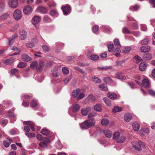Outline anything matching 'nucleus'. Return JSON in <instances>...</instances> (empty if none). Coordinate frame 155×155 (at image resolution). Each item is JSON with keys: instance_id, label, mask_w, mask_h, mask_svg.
I'll list each match as a JSON object with an SVG mask.
<instances>
[{"instance_id": "obj_9", "label": "nucleus", "mask_w": 155, "mask_h": 155, "mask_svg": "<svg viewBox=\"0 0 155 155\" xmlns=\"http://www.w3.org/2000/svg\"><path fill=\"white\" fill-rule=\"evenodd\" d=\"M85 96V91L78 89V100L82 99Z\"/></svg>"}, {"instance_id": "obj_53", "label": "nucleus", "mask_w": 155, "mask_h": 155, "mask_svg": "<svg viewBox=\"0 0 155 155\" xmlns=\"http://www.w3.org/2000/svg\"><path fill=\"white\" fill-rule=\"evenodd\" d=\"M114 44L116 47H121L119 41L118 39H115L114 40Z\"/></svg>"}, {"instance_id": "obj_13", "label": "nucleus", "mask_w": 155, "mask_h": 155, "mask_svg": "<svg viewBox=\"0 0 155 155\" xmlns=\"http://www.w3.org/2000/svg\"><path fill=\"white\" fill-rule=\"evenodd\" d=\"M20 38L21 40H24L27 38V32L24 30L21 31L20 32Z\"/></svg>"}, {"instance_id": "obj_30", "label": "nucleus", "mask_w": 155, "mask_h": 155, "mask_svg": "<svg viewBox=\"0 0 155 155\" xmlns=\"http://www.w3.org/2000/svg\"><path fill=\"white\" fill-rule=\"evenodd\" d=\"M98 87L100 90L102 91H107V88L104 84H102L99 85Z\"/></svg>"}, {"instance_id": "obj_4", "label": "nucleus", "mask_w": 155, "mask_h": 155, "mask_svg": "<svg viewBox=\"0 0 155 155\" xmlns=\"http://www.w3.org/2000/svg\"><path fill=\"white\" fill-rule=\"evenodd\" d=\"M21 13L19 9L16 10L13 13L14 18L17 21L19 20L21 17Z\"/></svg>"}, {"instance_id": "obj_28", "label": "nucleus", "mask_w": 155, "mask_h": 155, "mask_svg": "<svg viewBox=\"0 0 155 155\" xmlns=\"http://www.w3.org/2000/svg\"><path fill=\"white\" fill-rule=\"evenodd\" d=\"M109 123V120L106 118H104L101 120L102 125L104 126H107Z\"/></svg>"}, {"instance_id": "obj_24", "label": "nucleus", "mask_w": 155, "mask_h": 155, "mask_svg": "<svg viewBox=\"0 0 155 155\" xmlns=\"http://www.w3.org/2000/svg\"><path fill=\"white\" fill-rule=\"evenodd\" d=\"M146 67L147 65L144 62L141 63L139 66L140 70L142 71H144L146 69Z\"/></svg>"}, {"instance_id": "obj_62", "label": "nucleus", "mask_w": 155, "mask_h": 155, "mask_svg": "<svg viewBox=\"0 0 155 155\" xmlns=\"http://www.w3.org/2000/svg\"><path fill=\"white\" fill-rule=\"evenodd\" d=\"M37 104L36 101L35 100H32L31 103V106L32 107H35Z\"/></svg>"}, {"instance_id": "obj_15", "label": "nucleus", "mask_w": 155, "mask_h": 155, "mask_svg": "<svg viewBox=\"0 0 155 155\" xmlns=\"http://www.w3.org/2000/svg\"><path fill=\"white\" fill-rule=\"evenodd\" d=\"M150 50V48L148 46H144L141 47L140 48V51L143 52H148Z\"/></svg>"}, {"instance_id": "obj_32", "label": "nucleus", "mask_w": 155, "mask_h": 155, "mask_svg": "<svg viewBox=\"0 0 155 155\" xmlns=\"http://www.w3.org/2000/svg\"><path fill=\"white\" fill-rule=\"evenodd\" d=\"M92 80L93 81L96 83H100L101 81V80L98 78L94 76L92 78Z\"/></svg>"}, {"instance_id": "obj_8", "label": "nucleus", "mask_w": 155, "mask_h": 155, "mask_svg": "<svg viewBox=\"0 0 155 155\" xmlns=\"http://www.w3.org/2000/svg\"><path fill=\"white\" fill-rule=\"evenodd\" d=\"M141 85L146 88L149 87L150 86V83L147 79H144L142 81Z\"/></svg>"}, {"instance_id": "obj_21", "label": "nucleus", "mask_w": 155, "mask_h": 155, "mask_svg": "<svg viewBox=\"0 0 155 155\" xmlns=\"http://www.w3.org/2000/svg\"><path fill=\"white\" fill-rule=\"evenodd\" d=\"M152 56L148 53H145L143 55V58L145 60H149L151 59Z\"/></svg>"}, {"instance_id": "obj_63", "label": "nucleus", "mask_w": 155, "mask_h": 155, "mask_svg": "<svg viewBox=\"0 0 155 155\" xmlns=\"http://www.w3.org/2000/svg\"><path fill=\"white\" fill-rule=\"evenodd\" d=\"M149 94L151 96L155 97V91L153 90H150L148 91Z\"/></svg>"}, {"instance_id": "obj_11", "label": "nucleus", "mask_w": 155, "mask_h": 155, "mask_svg": "<svg viewBox=\"0 0 155 155\" xmlns=\"http://www.w3.org/2000/svg\"><path fill=\"white\" fill-rule=\"evenodd\" d=\"M40 18L38 16L36 15L32 18L31 22L34 25H35L36 24L40 22Z\"/></svg>"}, {"instance_id": "obj_1", "label": "nucleus", "mask_w": 155, "mask_h": 155, "mask_svg": "<svg viewBox=\"0 0 155 155\" xmlns=\"http://www.w3.org/2000/svg\"><path fill=\"white\" fill-rule=\"evenodd\" d=\"M95 122L93 120H88L80 124L81 127L83 129H87L95 124Z\"/></svg>"}, {"instance_id": "obj_18", "label": "nucleus", "mask_w": 155, "mask_h": 155, "mask_svg": "<svg viewBox=\"0 0 155 155\" xmlns=\"http://www.w3.org/2000/svg\"><path fill=\"white\" fill-rule=\"evenodd\" d=\"M108 97L111 100H114L117 97V94L114 93L109 92L107 94Z\"/></svg>"}, {"instance_id": "obj_41", "label": "nucleus", "mask_w": 155, "mask_h": 155, "mask_svg": "<svg viewBox=\"0 0 155 155\" xmlns=\"http://www.w3.org/2000/svg\"><path fill=\"white\" fill-rule=\"evenodd\" d=\"M87 99L89 101L93 102L95 100V97L92 94H90L88 96L87 98Z\"/></svg>"}, {"instance_id": "obj_29", "label": "nucleus", "mask_w": 155, "mask_h": 155, "mask_svg": "<svg viewBox=\"0 0 155 155\" xmlns=\"http://www.w3.org/2000/svg\"><path fill=\"white\" fill-rule=\"evenodd\" d=\"M51 75L54 77H57L59 76V73L57 69L55 68L51 71Z\"/></svg>"}, {"instance_id": "obj_54", "label": "nucleus", "mask_w": 155, "mask_h": 155, "mask_svg": "<svg viewBox=\"0 0 155 155\" xmlns=\"http://www.w3.org/2000/svg\"><path fill=\"white\" fill-rule=\"evenodd\" d=\"M27 64L26 63L20 62L17 65V66L19 68H22L26 66Z\"/></svg>"}, {"instance_id": "obj_47", "label": "nucleus", "mask_w": 155, "mask_h": 155, "mask_svg": "<svg viewBox=\"0 0 155 155\" xmlns=\"http://www.w3.org/2000/svg\"><path fill=\"white\" fill-rule=\"evenodd\" d=\"M38 65V63L35 61L32 62L30 65V67L32 69H34L36 68V66Z\"/></svg>"}, {"instance_id": "obj_19", "label": "nucleus", "mask_w": 155, "mask_h": 155, "mask_svg": "<svg viewBox=\"0 0 155 155\" xmlns=\"http://www.w3.org/2000/svg\"><path fill=\"white\" fill-rule=\"evenodd\" d=\"M14 59L13 58H11L9 59H7L4 61V63L6 65H11L14 62Z\"/></svg>"}, {"instance_id": "obj_27", "label": "nucleus", "mask_w": 155, "mask_h": 155, "mask_svg": "<svg viewBox=\"0 0 155 155\" xmlns=\"http://www.w3.org/2000/svg\"><path fill=\"white\" fill-rule=\"evenodd\" d=\"M120 136V133L118 131L114 132L113 134V139L116 142Z\"/></svg>"}, {"instance_id": "obj_50", "label": "nucleus", "mask_w": 155, "mask_h": 155, "mask_svg": "<svg viewBox=\"0 0 155 155\" xmlns=\"http://www.w3.org/2000/svg\"><path fill=\"white\" fill-rule=\"evenodd\" d=\"M139 8V6L137 5H136L134 6L130 7L129 8V9L133 11H136L138 10Z\"/></svg>"}, {"instance_id": "obj_6", "label": "nucleus", "mask_w": 155, "mask_h": 155, "mask_svg": "<svg viewBox=\"0 0 155 155\" xmlns=\"http://www.w3.org/2000/svg\"><path fill=\"white\" fill-rule=\"evenodd\" d=\"M8 4L10 7L15 8L18 6V1L17 0H9L8 2Z\"/></svg>"}, {"instance_id": "obj_31", "label": "nucleus", "mask_w": 155, "mask_h": 155, "mask_svg": "<svg viewBox=\"0 0 155 155\" xmlns=\"http://www.w3.org/2000/svg\"><path fill=\"white\" fill-rule=\"evenodd\" d=\"M5 2L3 0H0V12H2L5 8Z\"/></svg>"}, {"instance_id": "obj_58", "label": "nucleus", "mask_w": 155, "mask_h": 155, "mask_svg": "<svg viewBox=\"0 0 155 155\" xmlns=\"http://www.w3.org/2000/svg\"><path fill=\"white\" fill-rule=\"evenodd\" d=\"M93 31L95 33H97L98 31V26L95 25L92 28Z\"/></svg>"}, {"instance_id": "obj_56", "label": "nucleus", "mask_w": 155, "mask_h": 155, "mask_svg": "<svg viewBox=\"0 0 155 155\" xmlns=\"http://www.w3.org/2000/svg\"><path fill=\"white\" fill-rule=\"evenodd\" d=\"M9 15L8 13H5L2 15L1 17V19L2 20L5 19L7 18L8 16Z\"/></svg>"}, {"instance_id": "obj_2", "label": "nucleus", "mask_w": 155, "mask_h": 155, "mask_svg": "<svg viewBox=\"0 0 155 155\" xmlns=\"http://www.w3.org/2000/svg\"><path fill=\"white\" fill-rule=\"evenodd\" d=\"M133 147L138 151H140L142 150V148H144V143L140 140H138L136 142H133L132 143Z\"/></svg>"}, {"instance_id": "obj_22", "label": "nucleus", "mask_w": 155, "mask_h": 155, "mask_svg": "<svg viewBox=\"0 0 155 155\" xmlns=\"http://www.w3.org/2000/svg\"><path fill=\"white\" fill-rule=\"evenodd\" d=\"M132 118V115L130 114H127L124 116V119L127 122H129Z\"/></svg>"}, {"instance_id": "obj_64", "label": "nucleus", "mask_w": 155, "mask_h": 155, "mask_svg": "<svg viewBox=\"0 0 155 155\" xmlns=\"http://www.w3.org/2000/svg\"><path fill=\"white\" fill-rule=\"evenodd\" d=\"M39 145L41 147L44 148H46L47 147V145L46 143L43 142H40Z\"/></svg>"}, {"instance_id": "obj_40", "label": "nucleus", "mask_w": 155, "mask_h": 155, "mask_svg": "<svg viewBox=\"0 0 155 155\" xmlns=\"http://www.w3.org/2000/svg\"><path fill=\"white\" fill-rule=\"evenodd\" d=\"M101 28L104 30V31L106 32H110L111 31V29L110 28L107 26L103 25L101 26Z\"/></svg>"}, {"instance_id": "obj_20", "label": "nucleus", "mask_w": 155, "mask_h": 155, "mask_svg": "<svg viewBox=\"0 0 155 155\" xmlns=\"http://www.w3.org/2000/svg\"><path fill=\"white\" fill-rule=\"evenodd\" d=\"M126 137L124 135L120 136L117 140V142L119 143H123L126 140Z\"/></svg>"}, {"instance_id": "obj_46", "label": "nucleus", "mask_w": 155, "mask_h": 155, "mask_svg": "<svg viewBox=\"0 0 155 155\" xmlns=\"http://www.w3.org/2000/svg\"><path fill=\"white\" fill-rule=\"evenodd\" d=\"M24 123L25 124L28 125L33 131H34L35 130V128L34 126H33V124L30 122L28 121H25Z\"/></svg>"}, {"instance_id": "obj_42", "label": "nucleus", "mask_w": 155, "mask_h": 155, "mask_svg": "<svg viewBox=\"0 0 155 155\" xmlns=\"http://www.w3.org/2000/svg\"><path fill=\"white\" fill-rule=\"evenodd\" d=\"M50 14L52 16H57L58 15L57 11L55 10H51L50 12Z\"/></svg>"}, {"instance_id": "obj_23", "label": "nucleus", "mask_w": 155, "mask_h": 155, "mask_svg": "<svg viewBox=\"0 0 155 155\" xmlns=\"http://www.w3.org/2000/svg\"><path fill=\"white\" fill-rule=\"evenodd\" d=\"M133 127L134 130L135 131H138L139 130L140 125L137 122H134L133 124Z\"/></svg>"}, {"instance_id": "obj_44", "label": "nucleus", "mask_w": 155, "mask_h": 155, "mask_svg": "<svg viewBox=\"0 0 155 155\" xmlns=\"http://www.w3.org/2000/svg\"><path fill=\"white\" fill-rule=\"evenodd\" d=\"M103 100L107 106H110L111 105L110 101L107 98H104Z\"/></svg>"}, {"instance_id": "obj_59", "label": "nucleus", "mask_w": 155, "mask_h": 155, "mask_svg": "<svg viewBox=\"0 0 155 155\" xmlns=\"http://www.w3.org/2000/svg\"><path fill=\"white\" fill-rule=\"evenodd\" d=\"M148 38H145L141 41V43L142 45H147L148 44Z\"/></svg>"}, {"instance_id": "obj_55", "label": "nucleus", "mask_w": 155, "mask_h": 155, "mask_svg": "<svg viewBox=\"0 0 155 155\" xmlns=\"http://www.w3.org/2000/svg\"><path fill=\"white\" fill-rule=\"evenodd\" d=\"M135 61L136 63H138L142 61V58L138 56H136L134 57Z\"/></svg>"}, {"instance_id": "obj_52", "label": "nucleus", "mask_w": 155, "mask_h": 155, "mask_svg": "<svg viewBox=\"0 0 155 155\" xmlns=\"http://www.w3.org/2000/svg\"><path fill=\"white\" fill-rule=\"evenodd\" d=\"M42 47L43 50L45 52H48L50 50L49 47L47 45H43Z\"/></svg>"}, {"instance_id": "obj_39", "label": "nucleus", "mask_w": 155, "mask_h": 155, "mask_svg": "<svg viewBox=\"0 0 155 155\" xmlns=\"http://www.w3.org/2000/svg\"><path fill=\"white\" fill-rule=\"evenodd\" d=\"M94 109L96 111L101 112L102 111V108L101 106L99 104H97L94 107Z\"/></svg>"}, {"instance_id": "obj_16", "label": "nucleus", "mask_w": 155, "mask_h": 155, "mask_svg": "<svg viewBox=\"0 0 155 155\" xmlns=\"http://www.w3.org/2000/svg\"><path fill=\"white\" fill-rule=\"evenodd\" d=\"M97 69L99 71H106L108 70L112 69V67L111 66H104L100 67H98Z\"/></svg>"}, {"instance_id": "obj_38", "label": "nucleus", "mask_w": 155, "mask_h": 155, "mask_svg": "<svg viewBox=\"0 0 155 155\" xmlns=\"http://www.w3.org/2000/svg\"><path fill=\"white\" fill-rule=\"evenodd\" d=\"M41 133L44 135L47 136L50 134V132L47 129L44 128L41 130Z\"/></svg>"}, {"instance_id": "obj_14", "label": "nucleus", "mask_w": 155, "mask_h": 155, "mask_svg": "<svg viewBox=\"0 0 155 155\" xmlns=\"http://www.w3.org/2000/svg\"><path fill=\"white\" fill-rule=\"evenodd\" d=\"M44 65V63L43 61H40L38 64L36 66V68L37 71L38 72H40L42 69V68L43 67Z\"/></svg>"}, {"instance_id": "obj_5", "label": "nucleus", "mask_w": 155, "mask_h": 155, "mask_svg": "<svg viewBox=\"0 0 155 155\" xmlns=\"http://www.w3.org/2000/svg\"><path fill=\"white\" fill-rule=\"evenodd\" d=\"M12 105L11 102L9 100H5L3 101L2 104L0 105V107L4 109L7 108Z\"/></svg>"}, {"instance_id": "obj_17", "label": "nucleus", "mask_w": 155, "mask_h": 155, "mask_svg": "<svg viewBox=\"0 0 155 155\" xmlns=\"http://www.w3.org/2000/svg\"><path fill=\"white\" fill-rule=\"evenodd\" d=\"M103 133L105 136L107 137L110 138L112 135L111 131L107 129L104 130Z\"/></svg>"}, {"instance_id": "obj_57", "label": "nucleus", "mask_w": 155, "mask_h": 155, "mask_svg": "<svg viewBox=\"0 0 155 155\" xmlns=\"http://www.w3.org/2000/svg\"><path fill=\"white\" fill-rule=\"evenodd\" d=\"M104 81L107 83H111L112 82V80L109 77L104 78Z\"/></svg>"}, {"instance_id": "obj_51", "label": "nucleus", "mask_w": 155, "mask_h": 155, "mask_svg": "<svg viewBox=\"0 0 155 155\" xmlns=\"http://www.w3.org/2000/svg\"><path fill=\"white\" fill-rule=\"evenodd\" d=\"M25 45L27 48H32L34 45V43L32 42L27 43L25 44Z\"/></svg>"}, {"instance_id": "obj_3", "label": "nucleus", "mask_w": 155, "mask_h": 155, "mask_svg": "<svg viewBox=\"0 0 155 155\" xmlns=\"http://www.w3.org/2000/svg\"><path fill=\"white\" fill-rule=\"evenodd\" d=\"M63 13L65 15L69 14L71 11V8L70 5H67L61 7Z\"/></svg>"}, {"instance_id": "obj_12", "label": "nucleus", "mask_w": 155, "mask_h": 155, "mask_svg": "<svg viewBox=\"0 0 155 155\" xmlns=\"http://www.w3.org/2000/svg\"><path fill=\"white\" fill-rule=\"evenodd\" d=\"M21 58L23 61L26 62L29 61L31 60V58L26 54L22 55H21Z\"/></svg>"}, {"instance_id": "obj_37", "label": "nucleus", "mask_w": 155, "mask_h": 155, "mask_svg": "<svg viewBox=\"0 0 155 155\" xmlns=\"http://www.w3.org/2000/svg\"><path fill=\"white\" fill-rule=\"evenodd\" d=\"M89 58L93 61H96L99 58L98 56L95 54L91 55L89 57Z\"/></svg>"}, {"instance_id": "obj_10", "label": "nucleus", "mask_w": 155, "mask_h": 155, "mask_svg": "<svg viewBox=\"0 0 155 155\" xmlns=\"http://www.w3.org/2000/svg\"><path fill=\"white\" fill-rule=\"evenodd\" d=\"M91 110V107H87L85 108L81 109V113L83 115L86 116Z\"/></svg>"}, {"instance_id": "obj_61", "label": "nucleus", "mask_w": 155, "mask_h": 155, "mask_svg": "<svg viewBox=\"0 0 155 155\" xmlns=\"http://www.w3.org/2000/svg\"><path fill=\"white\" fill-rule=\"evenodd\" d=\"M25 135H26L29 137H35V134L33 133H26Z\"/></svg>"}, {"instance_id": "obj_35", "label": "nucleus", "mask_w": 155, "mask_h": 155, "mask_svg": "<svg viewBox=\"0 0 155 155\" xmlns=\"http://www.w3.org/2000/svg\"><path fill=\"white\" fill-rule=\"evenodd\" d=\"M78 96V89L74 90L71 93V97L73 98H76Z\"/></svg>"}, {"instance_id": "obj_25", "label": "nucleus", "mask_w": 155, "mask_h": 155, "mask_svg": "<svg viewBox=\"0 0 155 155\" xmlns=\"http://www.w3.org/2000/svg\"><path fill=\"white\" fill-rule=\"evenodd\" d=\"M37 11L38 12L43 14H45L46 12L45 8L43 7H40L37 8Z\"/></svg>"}, {"instance_id": "obj_34", "label": "nucleus", "mask_w": 155, "mask_h": 155, "mask_svg": "<svg viewBox=\"0 0 155 155\" xmlns=\"http://www.w3.org/2000/svg\"><path fill=\"white\" fill-rule=\"evenodd\" d=\"M71 110L73 113H74L78 111V105L76 104L73 105L72 107H71L69 109L70 111Z\"/></svg>"}, {"instance_id": "obj_49", "label": "nucleus", "mask_w": 155, "mask_h": 155, "mask_svg": "<svg viewBox=\"0 0 155 155\" xmlns=\"http://www.w3.org/2000/svg\"><path fill=\"white\" fill-rule=\"evenodd\" d=\"M43 20L45 22H50L51 19L47 15H45L43 18Z\"/></svg>"}, {"instance_id": "obj_7", "label": "nucleus", "mask_w": 155, "mask_h": 155, "mask_svg": "<svg viewBox=\"0 0 155 155\" xmlns=\"http://www.w3.org/2000/svg\"><path fill=\"white\" fill-rule=\"evenodd\" d=\"M32 11V8L29 5H26L24 8L23 12L25 15H28L31 14Z\"/></svg>"}, {"instance_id": "obj_60", "label": "nucleus", "mask_w": 155, "mask_h": 155, "mask_svg": "<svg viewBox=\"0 0 155 155\" xmlns=\"http://www.w3.org/2000/svg\"><path fill=\"white\" fill-rule=\"evenodd\" d=\"M7 123L8 120L6 119L2 120L1 121V124L3 127H4Z\"/></svg>"}, {"instance_id": "obj_33", "label": "nucleus", "mask_w": 155, "mask_h": 155, "mask_svg": "<svg viewBox=\"0 0 155 155\" xmlns=\"http://www.w3.org/2000/svg\"><path fill=\"white\" fill-rule=\"evenodd\" d=\"M112 110L113 112L115 113L121 111L122 110V109L118 106H115L114 107Z\"/></svg>"}, {"instance_id": "obj_26", "label": "nucleus", "mask_w": 155, "mask_h": 155, "mask_svg": "<svg viewBox=\"0 0 155 155\" xmlns=\"http://www.w3.org/2000/svg\"><path fill=\"white\" fill-rule=\"evenodd\" d=\"M132 48L130 46H126L122 50L124 54H126L130 52Z\"/></svg>"}, {"instance_id": "obj_43", "label": "nucleus", "mask_w": 155, "mask_h": 155, "mask_svg": "<svg viewBox=\"0 0 155 155\" xmlns=\"http://www.w3.org/2000/svg\"><path fill=\"white\" fill-rule=\"evenodd\" d=\"M7 113L8 114H7L6 115V117H13L14 118H15L16 116L15 115L11 113V110L7 111Z\"/></svg>"}, {"instance_id": "obj_48", "label": "nucleus", "mask_w": 155, "mask_h": 155, "mask_svg": "<svg viewBox=\"0 0 155 155\" xmlns=\"http://www.w3.org/2000/svg\"><path fill=\"white\" fill-rule=\"evenodd\" d=\"M62 70L63 73L64 74H68L69 73V70L67 68L65 67H63Z\"/></svg>"}, {"instance_id": "obj_36", "label": "nucleus", "mask_w": 155, "mask_h": 155, "mask_svg": "<svg viewBox=\"0 0 155 155\" xmlns=\"http://www.w3.org/2000/svg\"><path fill=\"white\" fill-rule=\"evenodd\" d=\"M116 78L120 79L125 80L126 79V77L120 73H117L116 74Z\"/></svg>"}, {"instance_id": "obj_45", "label": "nucleus", "mask_w": 155, "mask_h": 155, "mask_svg": "<svg viewBox=\"0 0 155 155\" xmlns=\"http://www.w3.org/2000/svg\"><path fill=\"white\" fill-rule=\"evenodd\" d=\"M122 32L124 34H130L132 33L126 27L123 28L122 29Z\"/></svg>"}]
</instances>
